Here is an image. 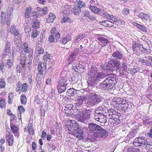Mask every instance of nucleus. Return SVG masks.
<instances>
[{"mask_svg": "<svg viewBox=\"0 0 152 152\" xmlns=\"http://www.w3.org/2000/svg\"><path fill=\"white\" fill-rule=\"evenodd\" d=\"M106 108L104 106H100L98 107L96 109L94 113V116L98 117V115L103 113H106Z\"/></svg>", "mask_w": 152, "mask_h": 152, "instance_id": "18", "label": "nucleus"}, {"mask_svg": "<svg viewBox=\"0 0 152 152\" xmlns=\"http://www.w3.org/2000/svg\"><path fill=\"white\" fill-rule=\"evenodd\" d=\"M11 129L12 131L14 134L16 136L18 135V137L19 136L18 134V127L15 125H13L12 124H10Z\"/></svg>", "mask_w": 152, "mask_h": 152, "instance_id": "32", "label": "nucleus"}, {"mask_svg": "<svg viewBox=\"0 0 152 152\" xmlns=\"http://www.w3.org/2000/svg\"><path fill=\"white\" fill-rule=\"evenodd\" d=\"M51 58V56H50V55L47 53H46V54H45L43 57V59L45 61H47L49 60V61H50Z\"/></svg>", "mask_w": 152, "mask_h": 152, "instance_id": "48", "label": "nucleus"}, {"mask_svg": "<svg viewBox=\"0 0 152 152\" xmlns=\"http://www.w3.org/2000/svg\"><path fill=\"white\" fill-rule=\"evenodd\" d=\"M98 117L94 116V118L97 121L101 123H105L107 122V116L106 113H103L98 116Z\"/></svg>", "mask_w": 152, "mask_h": 152, "instance_id": "20", "label": "nucleus"}, {"mask_svg": "<svg viewBox=\"0 0 152 152\" xmlns=\"http://www.w3.org/2000/svg\"><path fill=\"white\" fill-rule=\"evenodd\" d=\"M6 85L4 79L3 78L0 79V88H4Z\"/></svg>", "mask_w": 152, "mask_h": 152, "instance_id": "49", "label": "nucleus"}, {"mask_svg": "<svg viewBox=\"0 0 152 152\" xmlns=\"http://www.w3.org/2000/svg\"><path fill=\"white\" fill-rule=\"evenodd\" d=\"M13 94L12 93H10L8 95V103L9 104H11L12 103V101L13 100Z\"/></svg>", "mask_w": 152, "mask_h": 152, "instance_id": "50", "label": "nucleus"}, {"mask_svg": "<svg viewBox=\"0 0 152 152\" xmlns=\"http://www.w3.org/2000/svg\"><path fill=\"white\" fill-rule=\"evenodd\" d=\"M83 132L81 128L77 127V129H74L73 131V134L74 136L78 138L79 140H81L83 138Z\"/></svg>", "mask_w": 152, "mask_h": 152, "instance_id": "17", "label": "nucleus"}, {"mask_svg": "<svg viewBox=\"0 0 152 152\" xmlns=\"http://www.w3.org/2000/svg\"><path fill=\"white\" fill-rule=\"evenodd\" d=\"M37 11L36 12V14L38 16H44L48 13V8L46 7H44L42 8L37 7Z\"/></svg>", "mask_w": 152, "mask_h": 152, "instance_id": "16", "label": "nucleus"}, {"mask_svg": "<svg viewBox=\"0 0 152 152\" xmlns=\"http://www.w3.org/2000/svg\"><path fill=\"white\" fill-rule=\"evenodd\" d=\"M17 87L16 88V92H20L22 91L23 92H26L28 89V85L25 83H23V85H21V83L20 81H19L17 84Z\"/></svg>", "mask_w": 152, "mask_h": 152, "instance_id": "15", "label": "nucleus"}, {"mask_svg": "<svg viewBox=\"0 0 152 152\" xmlns=\"http://www.w3.org/2000/svg\"><path fill=\"white\" fill-rule=\"evenodd\" d=\"M74 110L71 107L67 111L65 112V113L67 114L70 115H73Z\"/></svg>", "mask_w": 152, "mask_h": 152, "instance_id": "60", "label": "nucleus"}, {"mask_svg": "<svg viewBox=\"0 0 152 152\" xmlns=\"http://www.w3.org/2000/svg\"><path fill=\"white\" fill-rule=\"evenodd\" d=\"M103 45V46H106L109 43V41L108 40L102 36H100L96 38Z\"/></svg>", "mask_w": 152, "mask_h": 152, "instance_id": "27", "label": "nucleus"}, {"mask_svg": "<svg viewBox=\"0 0 152 152\" xmlns=\"http://www.w3.org/2000/svg\"><path fill=\"white\" fill-rule=\"evenodd\" d=\"M10 44L9 42L7 41L5 46V49L3 53L4 56H7L11 55V53H10Z\"/></svg>", "mask_w": 152, "mask_h": 152, "instance_id": "24", "label": "nucleus"}, {"mask_svg": "<svg viewBox=\"0 0 152 152\" xmlns=\"http://www.w3.org/2000/svg\"><path fill=\"white\" fill-rule=\"evenodd\" d=\"M96 124L92 123H90L88 125V128L89 131L91 133L94 134L95 128H96Z\"/></svg>", "mask_w": 152, "mask_h": 152, "instance_id": "35", "label": "nucleus"}, {"mask_svg": "<svg viewBox=\"0 0 152 152\" xmlns=\"http://www.w3.org/2000/svg\"><path fill=\"white\" fill-rule=\"evenodd\" d=\"M137 51L136 52H138V51L139 52H141L142 53V52L143 51V46L142 45H141L140 44H138L137 43Z\"/></svg>", "mask_w": 152, "mask_h": 152, "instance_id": "47", "label": "nucleus"}, {"mask_svg": "<svg viewBox=\"0 0 152 152\" xmlns=\"http://www.w3.org/2000/svg\"><path fill=\"white\" fill-rule=\"evenodd\" d=\"M107 71L109 72H113L115 70V67L119 69L121 67L120 61L115 58H111L108 61L107 65Z\"/></svg>", "mask_w": 152, "mask_h": 152, "instance_id": "5", "label": "nucleus"}, {"mask_svg": "<svg viewBox=\"0 0 152 152\" xmlns=\"http://www.w3.org/2000/svg\"><path fill=\"white\" fill-rule=\"evenodd\" d=\"M4 69H9L11 67L12 65V61L10 59L5 61V62Z\"/></svg>", "mask_w": 152, "mask_h": 152, "instance_id": "38", "label": "nucleus"}, {"mask_svg": "<svg viewBox=\"0 0 152 152\" xmlns=\"http://www.w3.org/2000/svg\"><path fill=\"white\" fill-rule=\"evenodd\" d=\"M20 37L19 36H17L16 39H14L15 41L14 42L15 44L17 46H18L19 45L20 43Z\"/></svg>", "mask_w": 152, "mask_h": 152, "instance_id": "59", "label": "nucleus"}, {"mask_svg": "<svg viewBox=\"0 0 152 152\" xmlns=\"http://www.w3.org/2000/svg\"><path fill=\"white\" fill-rule=\"evenodd\" d=\"M53 35L56 37L57 38H59L60 37V33L57 31L56 32H55V33Z\"/></svg>", "mask_w": 152, "mask_h": 152, "instance_id": "63", "label": "nucleus"}, {"mask_svg": "<svg viewBox=\"0 0 152 152\" xmlns=\"http://www.w3.org/2000/svg\"><path fill=\"white\" fill-rule=\"evenodd\" d=\"M96 67H91L89 74L90 78L88 80V87H94L95 84L98 82L101 81L103 78L107 77L106 75L103 72H98Z\"/></svg>", "mask_w": 152, "mask_h": 152, "instance_id": "1", "label": "nucleus"}, {"mask_svg": "<svg viewBox=\"0 0 152 152\" xmlns=\"http://www.w3.org/2000/svg\"><path fill=\"white\" fill-rule=\"evenodd\" d=\"M47 145L48 149L50 150L53 151L55 150L56 149V147L55 146L52 144H51L50 143H47Z\"/></svg>", "mask_w": 152, "mask_h": 152, "instance_id": "56", "label": "nucleus"}, {"mask_svg": "<svg viewBox=\"0 0 152 152\" xmlns=\"http://www.w3.org/2000/svg\"><path fill=\"white\" fill-rule=\"evenodd\" d=\"M78 121L83 122L89 118L91 116V111L89 110L79 109L78 111Z\"/></svg>", "mask_w": 152, "mask_h": 152, "instance_id": "6", "label": "nucleus"}, {"mask_svg": "<svg viewBox=\"0 0 152 152\" xmlns=\"http://www.w3.org/2000/svg\"><path fill=\"white\" fill-rule=\"evenodd\" d=\"M18 110L20 112V115L22 113H23L25 111V109L22 106H20L18 107Z\"/></svg>", "mask_w": 152, "mask_h": 152, "instance_id": "57", "label": "nucleus"}, {"mask_svg": "<svg viewBox=\"0 0 152 152\" xmlns=\"http://www.w3.org/2000/svg\"><path fill=\"white\" fill-rule=\"evenodd\" d=\"M69 9L75 15H78L81 12V9L80 7H76L74 8H69L67 10H64L63 13L65 14L66 15H67L69 13Z\"/></svg>", "mask_w": 152, "mask_h": 152, "instance_id": "14", "label": "nucleus"}, {"mask_svg": "<svg viewBox=\"0 0 152 152\" xmlns=\"http://www.w3.org/2000/svg\"><path fill=\"white\" fill-rule=\"evenodd\" d=\"M103 16L104 18H107L108 19L113 21L115 23L122 25H124L125 24V22L123 20L119 18H116L115 16L109 14L107 13H105L103 14Z\"/></svg>", "mask_w": 152, "mask_h": 152, "instance_id": "11", "label": "nucleus"}, {"mask_svg": "<svg viewBox=\"0 0 152 152\" xmlns=\"http://www.w3.org/2000/svg\"><path fill=\"white\" fill-rule=\"evenodd\" d=\"M140 61L141 62L143 65H146L149 66L150 64V61L149 60H148L146 59H144L143 58H140Z\"/></svg>", "mask_w": 152, "mask_h": 152, "instance_id": "43", "label": "nucleus"}, {"mask_svg": "<svg viewBox=\"0 0 152 152\" xmlns=\"http://www.w3.org/2000/svg\"><path fill=\"white\" fill-rule=\"evenodd\" d=\"M13 10L11 8L8 9L7 12L5 13L3 12H1V24L3 26L6 24L10 26L12 22L11 18L10 16Z\"/></svg>", "mask_w": 152, "mask_h": 152, "instance_id": "3", "label": "nucleus"}, {"mask_svg": "<svg viewBox=\"0 0 152 152\" xmlns=\"http://www.w3.org/2000/svg\"><path fill=\"white\" fill-rule=\"evenodd\" d=\"M61 22L62 23H65L67 22L70 23L72 22V20L71 19L69 18V17L67 16H64L63 17L62 19Z\"/></svg>", "mask_w": 152, "mask_h": 152, "instance_id": "41", "label": "nucleus"}, {"mask_svg": "<svg viewBox=\"0 0 152 152\" xmlns=\"http://www.w3.org/2000/svg\"><path fill=\"white\" fill-rule=\"evenodd\" d=\"M46 69V62L44 63L43 68L42 66V64L41 62L39 63L38 65L37 70L38 72V74L40 75L43 74V69Z\"/></svg>", "mask_w": 152, "mask_h": 152, "instance_id": "28", "label": "nucleus"}, {"mask_svg": "<svg viewBox=\"0 0 152 152\" xmlns=\"http://www.w3.org/2000/svg\"><path fill=\"white\" fill-rule=\"evenodd\" d=\"M36 50L39 54H42L44 52V49L42 48L41 45L39 43L36 45Z\"/></svg>", "mask_w": 152, "mask_h": 152, "instance_id": "36", "label": "nucleus"}, {"mask_svg": "<svg viewBox=\"0 0 152 152\" xmlns=\"http://www.w3.org/2000/svg\"><path fill=\"white\" fill-rule=\"evenodd\" d=\"M117 83L116 76L114 74H110L102 83H100V88L104 90L111 89L115 86Z\"/></svg>", "mask_w": 152, "mask_h": 152, "instance_id": "2", "label": "nucleus"}, {"mask_svg": "<svg viewBox=\"0 0 152 152\" xmlns=\"http://www.w3.org/2000/svg\"><path fill=\"white\" fill-rule=\"evenodd\" d=\"M80 40L79 39V37L78 36L76 37L74 39V40L73 42L75 43H77Z\"/></svg>", "mask_w": 152, "mask_h": 152, "instance_id": "64", "label": "nucleus"}, {"mask_svg": "<svg viewBox=\"0 0 152 152\" xmlns=\"http://www.w3.org/2000/svg\"><path fill=\"white\" fill-rule=\"evenodd\" d=\"M24 49V51L26 53H29L28 57L29 61L28 62V64L30 65L32 63V60L33 59V51L32 49L28 47V44L26 43V46Z\"/></svg>", "mask_w": 152, "mask_h": 152, "instance_id": "13", "label": "nucleus"}, {"mask_svg": "<svg viewBox=\"0 0 152 152\" xmlns=\"http://www.w3.org/2000/svg\"><path fill=\"white\" fill-rule=\"evenodd\" d=\"M40 21L38 20H36L34 21L32 24V27L37 29L39 26Z\"/></svg>", "mask_w": 152, "mask_h": 152, "instance_id": "44", "label": "nucleus"}, {"mask_svg": "<svg viewBox=\"0 0 152 152\" xmlns=\"http://www.w3.org/2000/svg\"><path fill=\"white\" fill-rule=\"evenodd\" d=\"M102 23V25L107 27H113L114 28H115L118 26L117 24L114 25V23H113L112 21H110L109 20H105L103 21Z\"/></svg>", "mask_w": 152, "mask_h": 152, "instance_id": "25", "label": "nucleus"}, {"mask_svg": "<svg viewBox=\"0 0 152 152\" xmlns=\"http://www.w3.org/2000/svg\"><path fill=\"white\" fill-rule=\"evenodd\" d=\"M133 24L135 26L137 27L141 31L145 32H147V30L146 28L142 25L136 22H133Z\"/></svg>", "mask_w": 152, "mask_h": 152, "instance_id": "30", "label": "nucleus"}, {"mask_svg": "<svg viewBox=\"0 0 152 152\" xmlns=\"http://www.w3.org/2000/svg\"><path fill=\"white\" fill-rule=\"evenodd\" d=\"M79 50L77 49H75L73 53L71 54L69 57L70 60L73 61L75 58V56L79 52Z\"/></svg>", "mask_w": 152, "mask_h": 152, "instance_id": "33", "label": "nucleus"}, {"mask_svg": "<svg viewBox=\"0 0 152 152\" xmlns=\"http://www.w3.org/2000/svg\"><path fill=\"white\" fill-rule=\"evenodd\" d=\"M138 17L142 20H147L149 18V15L148 14L140 12L138 15Z\"/></svg>", "mask_w": 152, "mask_h": 152, "instance_id": "34", "label": "nucleus"}, {"mask_svg": "<svg viewBox=\"0 0 152 152\" xmlns=\"http://www.w3.org/2000/svg\"><path fill=\"white\" fill-rule=\"evenodd\" d=\"M26 43L24 42L21 47L19 48L20 53V64L22 68L25 67V65L26 64V53L24 50L26 46Z\"/></svg>", "mask_w": 152, "mask_h": 152, "instance_id": "9", "label": "nucleus"}, {"mask_svg": "<svg viewBox=\"0 0 152 152\" xmlns=\"http://www.w3.org/2000/svg\"><path fill=\"white\" fill-rule=\"evenodd\" d=\"M90 15V12L88 11H84L83 12V16L85 18H88Z\"/></svg>", "mask_w": 152, "mask_h": 152, "instance_id": "52", "label": "nucleus"}, {"mask_svg": "<svg viewBox=\"0 0 152 152\" xmlns=\"http://www.w3.org/2000/svg\"><path fill=\"white\" fill-rule=\"evenodd\" d=\"M89 97L86 104L88 106L93 107L102 101V99L99 95L95 93H90Z\"/></svg>", "mask_w": 152, "mask_h": 152, "instance_id": "4", "label": "nucleus"}, {"mask_svg": "<svg viewBox=\"0 0 152 152\" xmlns=\"http://www.w3.org/2000/svg\"><path fill=\"white\" fill-rule=\"evenodd\" d=\"M143 124L145 125L150 124L151 123V118L149 117L145 116L143 119Z\"/></svg>", "mask_w": 152, "mask_h": 152, "instance_id": "39", "label": "nucleus"}, {"mask_svg": "<svg viewBox=\"0 0 152 152\" xmlns=\"http://www.w3.org/2000/svg\"><path fill=\"white\" fill-rule=\"evenodd\" d=\"M68 82L67 79L65 77L61 79L57 82V90L58 93H62L65 91L68 87Z\"/></svg>", "mask_w": 152, "mask_h": 152, "instance_id": "8", "label": "nucleus"}, {"mask_svg": "<svg viewBox=\"0 0 152 152\" xmlns=\"http://www.w3.org/2000/svg\"><path fill=\"white\" fill-rule=\"evenodd\" d=\"M27 130H28V132L30 134L33 135L34 134V131L33 129V127L31 125L28 126L27 127Z\"/></svg>", "mask_w": 152, "mask_h": 152, "instance_id": "51", "label": "nucleus"}, {"mask_svg": "<svg viewBox=\"0 0 152 152\" xmlns=\"http://www.w3.org/2000/svg\"><path fill=\"white\" fill-rule=\"evenodd\" d=\"M5 139L9 146L13 145L14 142V137L11 132H8V133L6 135Z\"/></svg>", "mask_w": 152, "mask_h": 152, "instance_id": "19", "label": "nucleus"}, {"mask_svg": "<svg viewBox=\"0 0 152 152\" xmlns=\"http://www.w3.org/2000/svg\"><path fill=\"white\" fill-rule=\"evenodd\" d=\"M5 107V102L4 99H1L0 100V107L2 108Z\"/></svg>", "mask_w": 152, "mask_h": 152, "instance_id": "58", "label": "nucleus"}, {"mask_svg": "<svg viewBox=\"0 0 152 152\" xmlns=\"http://www.w3.org/2000/svg\"><path fill=\"white\" fill-rule=\"evenodd\" d=\"M89 9L92 12L95 13H98L100 11L99 9L95 6H91L90 7Z\"/></svg>", "mask_w": 152, "mask_h": 152, "instance_id": "45", "label": "nucleus"}, {"mask_svg": "<svg viewBox=\"0 0 152 152\" xmlns=\"http://www.w3.org/2000/svg\"><path fill=\"white\" fill-rule=\"evenodd\" d=\"M31 12V8L29 7L26 8L25 10V18H29Z\"/></svg>", "mask_w": 152, "mask_h": 152, "instance_id": "37", "label": "nucleus"}, {"mask_svg": "<svg viewBox=\"0 0 152 152\" xmlns=\"http://www.w3.org/2000/svg\"><path fill=\"white\" fill-rule=\"evenodd\" d=\"M136 135V132L134 131L130 132L127 136L126 138L128 139V140H130L134 137ZM129 141H128V142Z\"/></svg>", "mask_w": 152, "mask_h": 152, "instance_id": "40", "label": "nucleus"}, {"mask_svg": "<svg viewBox=\"0 0 152 152\" xmlns=\"http://www.w3.org/2000/svg\"><path fill=\"white\" fill-rule=\"evenodd\" d=\"M49 41L50 43L56 42L57 41V39L55 38L53 35H51L49 36Z\"/></svg>", "mask_w": 152, "mask_h": 152, "instance_id": "46", "label": "nucleus"}, {"mask_svg": "<svg viewBox=\"0 0 152 152\" xmlns=\"http://www.w3.org/2000/svg\"><path fill=\"white\" fill-rule=\"evenodd\" d=\"M143 51L142 52V53H145L147 54H149L150 53L151 50L149 49H147L143 47Z\"/></svg>", "mask_w": 152, "mask_h": 152, "instance_id": "61", "label": "nucleus"}, {"mask_svg": "<svg viewBox=\"0 0 152 152\" xmlns=\"http://www.w3.org/2000/svg\"><path fill=\"white\" fill-rule=\"evenodd\" d=\"M71 39V36L68 34L63 38H61L58 40V42L60 43L65 45L68 42L70 41Z\"/></svg>", "mask_w": 152, "mask_h": 152, "instance_id": "22", "label": "nucleus"}, {"mask_svg": "<svg viewBox=\"0 0 152 152\" xmlns=\"http://www.w3.org/2000/svg\"><path fill=\"white\" fill-rule=\"evenodd\" d=\"M38 33L36 30H34L31 32V37L33 38H36L38 35Z\"/></svg>", "mask_w": 152, "mask_h": 152, "instance_id": "55", "label": "nucleus"}, {"mask_svg": "<svg viewBox=\"0 0 152 152\" xmlns=\"http://www.w3.org/2000/svg\"><path fill=\"white\" fill-rule=\"evenodd\" d=\"M45 37L42 35H41L40 36V40L39 41L38 43L41 44V43L44 42Z\"/></svg>", "mask_w": 152, "mask_h": 152, "instance_id": "62", "label": "nucleus"}, {"mask_svg": "<svg viewBox=\"0 0 152 152\" xmlns=\"http://www.w3.org/2000/svg\"><path fill=\"white\" fill-rule=\"evenodd\" d=\"M147 143L146 138L145 137H138L135 139L133 142V145L136 147L143 146Z\"/></svg>", "mask_w": 152, "mask_h": 152, "instance_id": "10", "label": "nucleus"}, {"mask_svg": "<svg viewBox=\"0 0 152 152\" xmlns=\"http://www.w3.org/2000/svg\"><path fill=\"white\" fill-rule=\"evenodd\" d=\"M73 69L75 71L78 73H81L84 72L85 71V69L83 68V66L82 64L79 63L76 65L75 67L73 66Z\"/></svg>", "mask_w": 152, "mask_h": 152, "instance_id": "26", "label": "nucleus"}, {"mask_svg": "<svg viewBox=\"0 0 152 152\" xmlns=\"http://www.w3.org/2000/svg\"><path fill=\"white\" fill-rule=\"evenodd\" d=\"M10 31L11 34L15 35L14 37L15 39L17 37V36H19V35H20L19 33V31L15 25H12L11 26L10 28Z\"/></svg>", "mask_w": 152, "mask_h": 152, "instance_id": "23", "label": "nucleus"}, {"mask_svg": "<svg viewBox=\"0 0 152 152\" xmlns=\"http://www.w3.org/2000/svg\"><path fill=\"white\" fill-rule=\"evenodd\" d=\"M77 3V7H80V9L85 6V4L84 3L83 1H81L80 0H79Z\"/></svg>", "mask_w": 152, "mask_h": 152, "instance_id": "53", "label": "nucleus"}, {"mask_svg": "<svg viewBox=\"0 0 152 152\" xmlns=\"http://www.w3.org/2000/svg\"><path fill=\"white\" fill-rule=\"evenodd\" d=\"M112 56L115 59L120 60L123 59V55L121 51L117 50L114 52L112 55Z\"/></svg>", "mask_w": 152, "mask_h": 152, "instance_id": "21", "label": "nucleus"}, {"mask_svg": "<svg viewBox=\"0 0 152 152\" xmlns=\"http://www.w3.org/2000/svg\"><path fill=\"white\" fill-rule=\"evenodd\" d=\"M21 102L22 104H25L26 103L27 99L25 94H22L20 96Z\"/></svg>", "mask_w": 152, "mask_h": 152, "instance_id": "42", "label": "nucleus"}, {"mask_svg": "<svg viewBox=\"0 0 152 152\" xmlns=\"http://www.w3.org/2000/svg\"><path fill=\"white\" fill-rule=\"evenodd\" d=\"M56 18L55 15L52 12H50L46 19V21L48 23H53Z\"/></svg>", "mask_w": 152, "mask_h": 152, "instance_id": "29", "label": "nucleus"}, {"mask_svg": "<svg viewBox=\"0 0 152 152\" xmlns=\"http://www.w3.org/2000/svg\"><path fill=\"white\" fill-rule=\"evenodd\" d=\"M86 99L87 97L85 96H79L75 100V104L77 111L79 110V107H81L83 101L86 100Z\"/></svg>", "mask_w": 152, "mask_h": 152, "instance_id": "12", "label": "nucleus"}, {"mask_svg": "<svg viewBox=\"0 0 152 152\" xmlns=\"http://www.w3.org/2000/svg\"><path fill=\"white\" fill-rule=\"evenodd\" d=\"M128 152H140V150L139 149L130 147L128 149Z\"/></svg>", "mask_w": 152, "mask_h": 152, "instance_id": "54", "label": "nucleus"}, {"mask_svg": "<svg viewBox=\"0 0 152 152\" xmlns=\"http://www.w3.org/2000/svg\"><path fill=\"white\" fill-rule=\"evenodd\" d=\"M95 130L93 134L94 137L99 138H105L108 135V132L100 126L96 125Z\"/></svg>", "mask_w": 152, "mask_h": 152, "instance_id": "7", "label": "nucleus"}, {"mask_svg": "<svg viewBox=\"0 0 152 152\" xmlns=\"http://www.w3.org/2000/svg\"><path fill=\"white\" fill-rule=\"evenodd\" d=\"M78 91L77 90L73 88H70L67 91V95L70 96H74L77 94V92Z\"/></svg>", "mask_w": 152, "mask_h": 152, "instance_id": "31", "label": "nucleus"}]
</instances>
